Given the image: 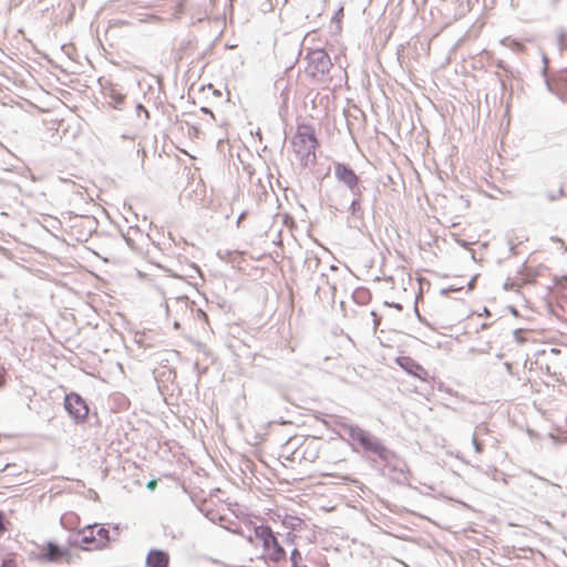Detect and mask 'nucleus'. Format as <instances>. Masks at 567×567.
Returning <instances> with one entry per match:
<instances>
[{"label":"nucleus","mask_w":567,"mask_h":567,"mask_svg":"<svg viewBox=\"0 0 567 567\" xmlns=\"http://www.w3.org/2000/svg\"><path fill=\"white\" fill-rule=\"evenodd\" d=\"M319 146L315 126L307 122L298 123L291 138V148L299 167L308 168L316 165Z\"/></svg>","instance_id":"obj_1"},{"label":"nucleus","mask_w":567,"mask_h":567,"mask_svg":"<svg viewBox=\"0 0 567 567\" xmlns=\"http://www.w3.org/2000/svg\"><path fill=\"white\" fill-rule=\"evenodd\" d=\"M254 534L257 539L262 543L264 557L271 561L278 563L286 559V551L279 545L274 532L269 526L259 525L254 528Z\"/></svg>","instance_id":"obj_2"},{"label":"nucleus","mask_w":567,"mask_h":567,"mask_svg":"<svg viewBox=\"0 0 567 567\" xmlns=\"http://www.w3.org/2000/svg\"><path fill=\"white\" fill-rule=\"evenodd\" d=\"M167 309L175 329L181 328L182 320L186 321L190 318H203L207 321V315L200 309L193 308L187 300H176L172 306H168Z\"/></svg>","instance_id":"obj_3"},{"label":"nucleus","mask_w":567,"mask_h":567,"mask_svg":"<svg viewBox=\"0 0 567 567\" xmlns=\"http://www.w3.org/2000/svg\"><path fill=\"white\" fill-rule=\"evenodd\" d=\"M349 434L350 439L363 451L373 453L382 458L386 456L388 451L382 443L361 427H350Z\"/></svg>","instance_id":"obj_4"},{"label":"nucleus","mask_w":567,"mask_h":567,"mask_svg":"<svg viewBox=\"0 0 567 567\" xmlns=\"http://www.w3.org/2000/svg\"><path fill=\"white\" fill-rule=\"evenodd\" d=\"M109 540V529L101 525L87 526L81 532V544L87 550L101 549Z\"/></svg>","instance_id":"obj_5"},{"label":"nucleus","mask_w":567,"mask_h":567,"mask_svg":"<svg viewBox=\"0 0 567 567\" xmlns=\"http://www.w3.org/2000/svg\"><path fill=\"white\" fill-rule=\"evenodd\" d=\"M64 408L76 423H83L89 415V405L78 393H69L64 398Z\"/></svg>","instance_id":"obj_6"},{"label":"nucleus","mask_w":567,"mask_h":567,"mask_svg":"<svg viewBox=\"0 0 567 567\" xmlns=\"http://www.w3.org/2000/svg\"><path fill=\"white\" fill-rule=\"evenodd\" d=\"M308 66L307 71L312 76H318L319 74H324L328 72L331 62L329 55L322 50H313L307 55Z\"/></svg>","instance_id":"obj_7"},{"label":"nucleus","mask_w":567,"mask_h":567,"mask_svg":"<svg viewBox=\"0 0 567 567\" xmlns=\"http://www.w3.org/2000/svg\"><path fill=\"white\" fill-rule=\"evenodd\" d=\"M39 559L49 563L70 561L71 555L66 548L49 542L41 548Z\"/></svg>","instance_id":"obj_8"},{"label":"nucleus","mask_w":567,"mask_h":567,"mask_svg":"<svg viewBox=\"0 0 567 567\" xmlns=\"http://www.w3.org/2000/svg\"><path fill=\"white\" fill-rule=\"evenodd\" d=\"M395 361H396L398 365L401 367L403 370H405L408 373H410L421 380H426L427 371L412 358L399 357V358H396Z\"/></svg>","instance_id":"obj_9"},{"label":"nucleus","mask_w":567,"mask_h":567,"mask_svg":"<svg viewBox=\"0 0 567 567\" xmlns=\"http://www.w3.org/2000/svg\"><path fill=\"white\" fill-rule=\"evenodd\" d=\"M334 173H336V176H337L341 182H343L344 184H347L350 188H353V187H355V186L358 185V182H359L358 176H357V175H355V173H354L350 167H348L347 165L338 163V164L334 166Z\"/></svg>","instance_id":"obj_10"},{"label":"nucleus","mask_w":567,"mask_h":567,"mask_svg":"<svg viewBox=\"0 0 567 567\" xmlns=\"http://www.w3.org/2000/svg\"><path fill=\"white\" fill-rule=\"evenodd\" d=\"M298 451L302 454L303 458L313 462L319 457V443L313 439L305 440Z\"/></svg>","instance_id":"obj_11"},{"label":"nucleus","mask_w":567,"mask_h":567,"mask_svg":"<svg viewBox=\"0 0 567 567\" xmlns=\"http://www.w3.org/2000/svg\"><path fill=\"white\" fill-rule=\"evenodd\" d=\"M147 567H168L169 556L163 550H151L146 557Z\"/></svg>","instance_id":"obj_12"},{"label":"nucleus","mask_w":567,"mask_h":567,"mask_svg":"<svg viewBox=\"0 0 567 567\" xmlns=\"http://www.w3.org/2000/svg\"><path fill=\"white\" fill-rule=\"evenodd\" d=\"M555 86L557 92L561 95L563 99L567 100V74L560 76L556 82Z\"/></svg>","instance_id":"obj_13"},{"label":"nucleus","mask_w":567,"mask_h":567,"mask_svg":"<svg viewBox=\"0 0 567 567\" xmlns=\"http://www.w3.org/2000/svg\"><path fill=\"white\" fill-rule=\"evenodd\" d=\"M1 567H18L16 554L8 555L2 560Z\"/></svg>","instance_id":"obj_14"},{"label":"nucleus","mask_w":567,"mask_h":567,"mask_svg":"<svg viewBox=\"0 0 567 567\" xmlns=\"http://www.w3.org/2000/svg\"><path fill=\"white\" fill-rule=\"evenodd\" d=\"M371 316L373 317V330L377 331L381 323V317L375 311H372Z\"/></svg>","instance_id":"obj_15"},{"label":"nucleus","mask_w":567,"mask_h":567,"mask_svg":"<svg viewBox=\"0 0 567 567\" xmlns=\"http://www.w3.org/2000/svg\"><path fill=\"white\" fill-rule=\"evenodd\" d=\"M298 559H301V554L297 549H295L291 553V561H292L293 567H297Z\"/></svg>","instance_id":"obj_16"},{"label":"nucleus","mask_w":567,"mask_h":567,"mask_svg":"<svg viewBox=\"0 0 567 567\" xmlns=\"http://www.w3.org/2000/svg\"><path fill=\"white\" fill-rule=\"evenodd\" d=\"M4 532H6L4 515L0 511V535H2Z\"/></svg>","instance_id":"obj_17"},{"label":"nucleus","mask_w":567,"mask_h":567,"mask_svg":"<svg viewBox=\"0 0 567 567\" xmlns=\"http://www.w3.org/2000/svg\"><path fill=\"white\" fill-rule=\"evenodd\" d=\"M147 488L151 489V491H154L157 486V481L156 480H151L148 483H147Z\"/></svg>","instance_id":"obj_18"},{"label":"nucleus","mask_w":567,"mask_h":567,"mask_svg":"<svg viewBox=\"0 0 567 567\" xmlns=\"http://www.w3.org/2000/svg\"><path fill=\"white\" fill-rule=\"evenodd\" d=\"M559 42L561 47H567V34L563 33L559 35Z\"/></svg>","instance_id":"obj_19"},{"label":"nucleus","mask_w":567,"mask_h":567,"mask_svg":"<svg viewBox=\"0 0 567 567\" xmlns=\"http://www.w3.org/2000/svg\"><path fill=\"white\" fill-rule=\"evenodd\" d=\"M245 218V214H241L238 218V224Z\"/></svg>","instance_id":"obj_20"},{"label":"nucleus","mask_w":567,"mask_h":567,"mask_svg":"<svg viewBox=\"0 0 567 567\" xmlns=\"http://www.w3.org/2000/svg\"><path fill=\"white\" fill-rule=\"evenodd\" d=\"M394 307H395L399 311H401V310H402V307H401L400 305H398V303H395V305H394Z\"/></svg>","instance_id":"obj_21"}]
</instances>
